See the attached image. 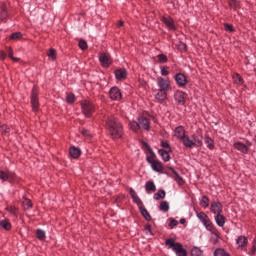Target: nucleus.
<instances>
[{
    "mask_svg": "<svg viewBox=\"0 0 256 256\" xmlns=\"http://www.w3.org/2000/svg\"><path fill=\"white\" fill-rule=\"evenodd\" d=\"M11 60L17 62V61H20V58H17V57L12 56V57H11Z\"/></svg>",
    "mask_w": 256,
    "mask_h": 256,
    "instance_id": "obj_60",
    "label": "nucleus"
},
{
    "mask_svg": "<svg viewBox=\"0 0 256 256\" xmlns=\"http://www.w3.org/2000/svg\"><path fill=\"white\" fill-rule=\"evenodd\" d=\"M224 29L225 31H228L229 33H233L235 32V27H233V25L231 24H224Z\"/></svg>",
    "mask_w": 256,
    "mask_h": 256,
    "instance_id": "obj_49",
    "label": "nucleus"
},
{
    "mask_svg": "<svg viewBox=\"0 0 256 256\" xmlns=\"http://www.w3.org/2000/svg\"><path fill=\"white\" fill-rule=\"evenodd\" d=\"M181 141L182 145L186 149H193V147H203V139L196 135H186Z\"/></svg>",
    "mask_w": 256,
    "mask_h": 256,
    "instance_id": "obj_2",
    "label": "nucleus"
},
{
    "mask_svg": "<svg viewBox=\"0 0 256 256\" xmlns=\"http://www.w3.org/2000/svg\"><path fill=\"white\" fill-rule=\"evenodd\" d=\"M129 127H130L131 131H134L135 133H137V131H139V129H140L139 122H137V121L130 122Z\"/></svg>",
    "mask_w": 256,
    "mask_h": 256,
    "instance_id": "obj_40",
    "label": "nucleus"
},
{
    "mask_svg": "<svg viewBox=\"0 0 256 256\" xmlns=\"http://www.w3.org/2000/svg\"><path fill=\"white\" fill-rule=\"evenodd\" d=\"M9 17V12L7 11V6L2 4L0 6V21H5Z\"/></svg>",
    "mask_w": 256,
    "mask_h": 256,
    "instance_id": "obj_24",
    "label": "nucleus"
},
{
    "mask_svg": "<svg viewBox=\"0 0 256 256\" xmlns=\"http://www.w3.org/2000/svg\"><path fill=\"white\" fill-rule=\"evenodd\" d=\"M179 223H180L181 225H185V224L187 223V220H186L185 218H181V219L179 220Z\"/></svg>",
    "mask_w": 256,
    "mask_h": 256,
    "instance_id": "obj_59",
    "label": "nucleus"
},
{
    "mask_svg": "<svg viewBox=\"0 0 256 256\" xmlns=\"http://www.w3.org/2000/svg\"><path fill=\"white\" fill-rule=\"evenodd\" d=\"M212 233V235H215L216 240L219 239L220 234H219V230L215 228V226L212 224V230H208Z\"/></svg>",
    "mask_w": 256,
    "mask_h": 256,
    "instance_id": "obj_50",
    "label": "nucleus"
},
{
    "mask_svg": "<svg viewBox=\"0 0 256 256\" xmlns=\"http://www.w3.org/2000/svg\"><path fill=\"white\" fill-rule=\"evenodd\" d=\"M160 145L161 147H163L164 151H172L171 145L169 144L168 141H161Z\"/></svg>",
    "mask_w": 256,
    "mask_h": 256,
    "instance_id": "obj_44",
    "label": "nucleus"
},
{
    "mask_svg": "<svg viewBox=\"0 0 256 256\" xmlns=\"http://www.w3.org/2000/svg\"><path fill=\"white\" fill-rule=\"evenodd\" d=\"M78 46L82 49V51H85V49H87V41L80 40Z\"/></svg>",
    "mask_w": 256,
    "mask_h": 256,
    "instance_id": "obj_52",
    "label": "nucleus"
},
{
    "mask_svg": "<svg viewBox=\"0 0 256 256\" xmlns=\"http://www.w3.org/2000/svg\"><path fill=\"white\" fill-rule=\"evenodd\" d=\"M144 147H146L148 153L150 154V156L146 157V161L151 165L152 163H154V161H157L155 160L157 159V154H155V152L153 151V148H151L149 144L145 143Z\"/></svg>",
    "mask_w": 256,
    "mask_h": 256,
    "instance_id": "obj_12",
    "label": "nucleus"
},
{
    "mask_svg": "<svg viewBox=\"0 0 256 256\" xmlns=\"http://www.w3.org/2000/svg\"><path fill=\"white\" fill-rule=\"evenodd\" d=\"M233 81L236 85H243L244 81H243V77H241V75L239 74H235L233 76Z\"/></svg>",
    "mask_w": 256,
    "mask_h": 256,
    "instance_id": "obj_41",
    "label": "nucleus"
},
{
    "mask_svg": "<svg viewBox=\"0 0 256 256\" xmlns=\"http://www.w3.org/2000/svg\"><path fill=\"white\" fill-rule=\"evenodd\" d=\"M187 94L183 91H180V90H177L175 93H174V100L175 102L177 103V105H185V96Z\"/></svg>",
    "mask_w": 256,
    "mask_h": 256,
    "instance_id": "obj_11",
    "label": "nucleus"
},
{
    "mask_svg": "<svg viewBox=\"0 0 256 256\" xmlns=\"http://www.w3.org/2000/svg\"><path fill=\"white\" fill-rule=\"evenodd\" d=\"M0 129H1L2 133H9V128L7 125L0 126Z\"/></svg>",
    "mask_w": 256,
    "mask_h": 256,
    "instance_id": "obj_55",
    "label": "nucleus"
},
{
    "mask_svg": "<svg viewBox=\"0 0 256 256\" xmlns=\"http://www.w3.org/2000/svg\"><path fill=\"white\" fill-rule=\"evenodd\" d=\"M166 247L172 249L176 256H187V249L183 248V244L175 242V239L169 238L165 241Z\"/></svg>",
    "mask_w": 256,
    "mask_h": 256,
    "instance_id": "obj_3",
    "label": "nucleus"
},
{
    "mask_svg": "<svg viewBox=\"0 0 256 256\" xmlns=\"http://www.w3.org/2000/svg\"><path fill=\"white\" fill-rule=\"evenodd\" d=\"M169 153H171V151H169V150H165V149L158 150V155H160V157H162V160L165 163H167V161H171V155H169Z\"/></svg>",
    "mask_w": 256,
    "mask_h": 256,
    "instance_id": "obj_18",
    "label": "nucleus"
},
{
    "mask_svg": "<svg viewBox=\"0 0 256 256\" xmlns=\"http://www.w3.org/2000/svg\"><path fill=\"white\" fill-rule=\"evenodd\" d=\"M161 21L167 27L168 31H177V26H175L173 18L169 16H162Z\"/></svg>",
    "mask_w": 256,
    "mask_h": 256,
    "instance_id": "obj_7",
    "label": "nucleus"
},
{
    "mask_svg": "<svg viewBox=\"0 0 256 256\" xmlns=\"http://www.w3.org/2000/svg\"><path fill=\"white\" fill-rule=\"evenodd\" d=\"M200 205L203 207V209H207V207H209V197L202 196L200 199Z\"/></svg>",
    "mask_w": 256,
    "mask_h": 256,
    "instance_id": "obj_37",
    "label": "nucleus"
},
{
    "mask_svg": "<svg viewBox=\"0 0 256 256\" xmlns=\"http://www.w3.org/2000/svg\"><path fill=\"white\" fill-rule=\"evenodd\" d=\"M144 233L145 235H150V237H153V235H155L153 233V227L151 226V224L148 223L144 226Z\"/></svg>",
    "mask_w": 256,
    "mask_h": 256,
    "instance_id": "obj_36",
    "label": "nucleus"
},
{
    "mask_svg": "<svg viewBox=\"0 0 256 256\" xmlns=\"http://www.w3.org/2000/svg\"><path fill=\"white\" fill-rule=\"evenodd\" d=\"M99 61L102 67H109L111 65V60H109V56L105 55V53L100 54Z\"/></svg>",
    "mask_w": 256,
    "mask_h": 256,
    "instance_id": "obj_19",
    "label": "nucleus"
},
{
    "mask_svg": "<svg viewBox=\"0 0 256 256\" xmlns=\"http://www.w3.org/2000/svg\"><path fill=\"white\" fill-rule=\"evenodd\" d=\"M107 129L113 139H121L123 137V125L115 116H110L106 120Z\"/></svg>",
    "mask_w": 256,
    "mask_h": 256,
    "instance_id": "obj_1",
    "label": "nucleus"
},
{
    "mask_svg": "<svg viewBox=\"0 0 256 256\" xmlns=\"http://www.w3.org/2000/svg\"><path fill=\"white\" fill-rule=\"evenodd\" d=\"M164 101H167V92L163 90H158L155 95V102L163 104Z\"/></svg>",
    "mask_w": 256,
    "mask_h": 256,
    "instance_id": "obj_15",
    "label": "nucleus"
},
{
    "mask_svg": "<svg viewBox=\"0 0 256 256\" xmlns=\"http://www.w3.org/2000/svg\"><path fill=\"white\" fill-rule=\"evenodd\" d=\"M157 57H158V62L160 63H167L169 61V59L165 54H158Z\"/></svg>",
    "mask_w": 256,
    "mask_h": 256,
    "instance_id": "obj_45",
    "label": "nucleus"
},
{
    "mask_svg": "<svg viewBox=\"0 0 256 256\" xmlns=\"http://www.w3.org/2000/svg\"><path fill=\"white\" fill-rule=\"evenodd\" d=\"M169 203L167 201H163L160 203L159 210L163 211L164 213H167L169 211Z\"/></svg>",
    "mask_w": 256,
    "mask_h": 256,
    "instance_id": "obj_39",
    "label": "nucleus"
},
{
    "mask_svg": "<svg viewBox=\"0 0 256 256\" xmlns=\"http://www.w3.org/2000/svg\"><path fill=\"white\" fill-rule=\"evenodd\" d=\"M129 193L136 205H143V201L139 199V196L137 195V192H135V189L130 188Z\"/></svg>",
    "mask_w": 256,
    "mask_h": 256,
    "instance_id": "obj_23",
    "label": "nucleus"
},
{
    "mask_svg": "<svg viewBox=\"0 0 256 256\" xmlns=\"http://www.w3.org/2000/svg\"><path fill=\"white\" fill-rule=\"evenodd\" d=\"M109 95H110V99L112 101H121V90L119 89V87L114 86L110 89L109 91Z\"/></svg>",
    "mask_w": 256,
    "mask_h": 256,
    "instance_id": "obj_9",
    "label": "nucleus"
},
{
    "mask_svg": "<svg viewBox=\"0 0 256 256\" xmlns=\"http://www.w3.org/2000/svg\"><path fill=\"white\" fill-rule=\"evenodd\" d=\"M36 237L37 239H39V241H45L46 239V233H45V230L43 229H37L36 230Z\"/></svg>",
    "mask_w": 256,
    "mask_h": 256,
    "instance_id": "obj_32",
    "label": "nucleus"
},
{
    "mask_svg": "<svg viewBox=\"0 0 256 256\" xmlns=\"http://www.w3.org/2000/svg\"><path fill=\"white\" fill-rule=\"evenodd\" d=\"M81 109H82L83 115L89 118L91 117V115H93V111H95V105H93V103H91V101L89 100H84L81 103Z\"/></svg>",
    "mask_w": 256,
    "mask_h": 256,
    "instance_id": "obj_5",
    "label": "nucleus"
},
{
    "mask_svg": "<svg viewBox=\"0 0 256 256\" xmlns=\"http://www.w3.org/2000/svg\"><path fill=\"white\" fill-rule=\"evenodd\" d=\"M14 174L12 172L9 171H3L0 170V180L1 181H9V179H13Z\"/></svg>",
    "mask_w": 256,
    "mask_h": 256,
    "instance_id": "obj_22",
    "label": "nucleus"
},
{
    "mask_svg": "<svg viewBox=\"0 0 256 256\" xmlns=\"http://www.w3.org/2000/svg\"><path fill=\"white\" fill-rule=\"evenodd\" d=\"M210 211L213 213V215H219L223 213V204L219 201H214L211 203Z\"/></svg>",
    "mask_w": 256,
    "mask_h": 256,
    "instance_id": "obj_10",
    "label": "nucleus"
},
{
    "mask_svg": "<svg viewBox=\"0 0 256 256\" xmlns=\"http://www.w3.org/2000/svg\"><path fill=\"white\" fill-rule=\"evenodd\" d=\"M179 49H181V51H185V49H187V45H185V43L181 42L179 45Z\"/></svg>",
    "mask_w": 256,
    "mask_h": 256,
    "instance_id": "obj_57",
    "label": "nucleus"
},
{
    "mask_svg": "<svg viewBox=\"0 0 256 256\" xmlns=\"http://www.w3.org/2000/svg\"><path fill=\"white\" fill-rule=\"evenodd\" d=\"M191 256H205V255H203V251L199 247H194L191 250Z\"/></svg>",
    "mask_w": 256,
    "mask_h": 256,
    "instance_id": "obj_42",
    "label": "nucleus"
},
{
    "mask_svg": "<svg viewBox=\"0 0 256 256\" xmlns=\"http://www.w3.org/2000/svg\"><path fill=\"white\" fill-rule=\"evenodd\" d=\"M160 73L163 77H167V75H169V72L163 66L160 67Z\"/></svg>",
    "mask_w": 256,
    "mask_h": 256,
    "instance_id": "obj_53",
    "label": "nucleus"
},
{
    "mask_svg": "<svg viewBox=\"0 0 256 256\" xmlns=\"http://www.w3.org/2000/svg\"><path fill=\"white\" fill-rule=\"evenodd\" d=\"M69 153L73 159H79L81 157V149L78 147L72 146Z\"/></svg>",
    "mask_w": 256,
    "mask_h": 256,
    "instance_id": "obj_25",
    "label": "nucleus"
},
{
    "mask_svg": "<svg viewBox=\"0 0 256 256\" xmlns=\"http://www.w3.org/2000/svg\"><path fill=\"white\" fill-rule=\"evenodd\" d=\"M114 75L117 81H123V79L127 78V70L125 68H120L115 70Z\"/></svg>",
    "mask_w": 256,
    "mask_h": 256,
    "instance_id": "obj_16",
    "label": "nucleus"
},
{
    "mask_svg": "<svg viewBox=\"0 0 256 256\" xmlns=\"http://www.w3.org/2000/svg\"><path fill=\"white\" fill-rule=\"evenodd\" d=\"M214 256H231V255H229V253H227L224 249L217 248L214 251Z\"/></svg>",
    "mask_w": 256,
    "mask_h": 256,
    "instance_id": "obj_43",
    "label": "nucleus"
},
{
    "mask_svg": "<svg viewBox=\"0 0 256 256\" xmlns=\"http://www.w3.org/2000/svg\"><path fill=\"white\" fill-rule=\"evenodd\" d=\"M172 170L173 173V179L174 181H176V183H178V185H181L183 183V177H181L179 175V173L177 171H175V168H170Z\"/></svg>",
    "mask_w": 256,
    "mask_h": 256,
    "instance_id": "obj_28",
    "label": "nucleus"
},
{
    "mask_svg": "<svg viewBox=\"0 0 256 256\" xmlns=\"http://www.w3.org/2000/svg\"><path fill=\"white\" fill-rule=\"evenodd\" d=\"M22 205H23L24 209H31V207H33V203H31V200H29V199H25L22 202Z\"/></svg>",
    "mask_w": 256,
    "mask_h": 256,
    "instance_id": "obj_46",
    "label": "nucleus"
},
{
    "mask_svg": "<svg viewBox=\"0 0 256 256\" xmlns=\"http://www.w3.org/2000/svg\"><path fill=\"white\" fill-rule=\"evenodd\" d=\"M31 105H32V110L34 112L39 111V97L37 96V93H35V90H32Z\"/></svg>",
    "mask_w": 256,
    "mask_h": 256,
    "instance_id": "obj_13",
    "label": "nucleus"
},
{
    "mask_svg": "<svg viewBox=\"0 0 256 256\" xmlns=\"http://www.w3.org/2000/svg\"><path fill=\"white\" fill-rule=\"evenodd\" d=\"M204 143L207 145L208 149H213L215 147V142L213 138L206 136L204 139Z\"/></svg>",
    "mask_w": 256,
    "mask_h": 256,
    "instance_id": "obj_33",
    "label": "nucleus"
},
{
    "mask_svg": "<svg viewBox=\"0 0 256 256\" xmlns=\"http://www.w3.org/2000/svg\"><path fill=\"white\" fill-rule=\"evenodd\" d=\"M157 85L159 87L158 91H169L170 87H171V83L169 82V80L163 78V77H158L157 78Z\"/></svg>",
    "mask_w": 256,
    "mask_h": 256,
    "instance_id": "obj_8",
    "label": "nucleus"
},
{
    "mask_svg": "<svg viewBox=\"0 0 256 256\" xmlns=\"http://www.w3.org/2000/svg\"><path fill=\"white\" fill-rule=\"evenodd\" d=\"M47 56L49 57V59H51V61H56L57 60V51L55 50V48H51L48 51Z\"/></svg>",
    "mask_w": 256,
    "mask_h": 256,
    "instance_id": "obj_35",
    "label": "nucleus"
},
{
    "mask_svg": "<svg viewBox=\"0 0 256 256\" xmlns=\"http://www.w3.org/2000/svg\"><path fill=\"white\" fill-rule=\"evenodd\" d=\"M145 191L149 193V191L155 192L157 191V186H155V182L153 181H147L145 184Z\"/></svg>",
    "mask_w": 256,
    "mask_h": 256,
    "instance_id": "obj_27",
    "label": "nucleus"
},
{
    "mask_svg": "<svg viewBox=\"0 0 256 256\" xmlns=\"http://www.w3.org/2000/svg\"><path fill=\"white\" fill-rule=\"evenodd\" d=\"M123 21L122 20H120L119 22H118V24H117V27H123Z\"/></svg>",
    "mask_w": 256,
    "mask_h": 256,
    "instance_id": "obj_61",
    "label": "nucleus"
},
{
    "mask_svg": "<svg viewBox=\"0 0 256 256\" xmlns=\"http://www.w3.org/2000/svg\"><path fill=\"white\" fill-rule=\"evenodd\" d=\"M169 221H170L169 222L170 229H175V227L179 225V221L175 220V218H170Z\"/></svg>",
    "mask_w": 256,
    "mask_h": 256,
    "instance_id": "obj_47",
    "label": "nucleus"
},
{
    "mask_svg": "<svg viewBox=\"0 0 256 256\" xmlns=\"http://www.w3.org/2000/svg\"><path fill=\"white\" fill-rule=\"evenodd\" d=\"M234 147L241 153H247L249 151V148L243 142L234 143Z\"/></svg>",
    "mask_w": 256,
    "mask_h": 256,
    "instance_id": "obj_26",
    "label": "nucleus"
},
{
    "mask_svg": "<svg viewBox=\"0 0 256 256\" xmlns=\"http://www.w3.org/2000/svg\"><path fill=\"white\" fill-rule=\"evenodd\" d=\"M151 168L156 173H163V164L160 161H154L151 164Z\"/></svg>",
    "mask_w": 256,
    "mask_h": 256,
    "instance_id": "obj_20",
    "label": "nucleus"
},
{
    "mask_svg": "<svg viewBox=\"0 0 256 256\" xmlns=\"http://www.w3.org/2000/svg\"><path fill=\"white\" fill-rule=\"evenodd\" d=\"M138 124L140 128L142 127V129H144V131H149V129H151V123L146 117L142 116L138 118Z\"/></svg>",
    "mask_w": 256,
    "mask_h": 256,
    "instance_id": "obj_14",
    "label": "nucleus"
},
{
    "mask_svg": "<svg viewBox=\"0 0 256 256\" xmlns=\"http://www.w3.org/2000/svg\"><path fill=\"white\" fill-rule=\"evenodd\" d=\"M81 133L84 135V137H91V132H89L87 129H82Z\"/></svg>",
    "mask_w": 256,
    "mask_h": 256,
    "instance_id": "obj_54",
    "label": "nucleus"
},
{
    "mask_svg": "<svg viewBox=\"0 0 256 256\" xmlns=\"http://www.w3.org/2000/svg\"><path fill=\"white\" fill-rule=\"evenodd\" d=\"M236 244L238 245V247H245V245H247V237L245 236H239L237 239H236Z\"/></svg>",
    "mask_w": 256,
    "mask_h": 256,
    "instance_id": "obj_31",
    "label": "nucleus"
},
{
    "mask_svg": "<svg viewBox=\"0 0 256 256\" xmlns=\"http://www.w3.org/2000/svg\"><path fill=\"white\" fill-rule=\"evenodd\" d=\"M174 81H176V85H178L180 89H185V87H187V76L183 73L175 74Z\"/></svg>",
    "mask_w": 256,
    "mask_h": 256,
    "instance_id": "obj_6",
    "label": "nucleus"
},
{
    "mask_svg": "<svg viewBox=\"0 0 256 256\" xmlns=\"http://www.w3.org/2000/svg\"><path fill=\"white\" fill-rule=\"evenodd\" d=\"M174 136L177 138V139H180L181 141L185 138V128L183 126H178L175 128V131H174Z\"/></svg>",
    "mask_w": 256,
    "mask_h": 256,
    "instance_id": "obj_17",
    "label": "nucleus"
},
{
    "mask_svg": "<svg viewBox=\"0 0 256 256\" xmlns=\"http://www.w3.org/2000/svg\"><path fill=\"white\" fill-rule=\"evenodd\" d=\"M21 37H23V34H21V32H14L11 34L10 39L15 41L17 39H21Z\"/></svg>",
    "mask_w": 256,
    "mask_h": 256,
    "instance_id": "obj_48",
    "label": "nucleus"
},
{
    "mask_svg": "<svg viewBox=\"0 0 256 256\" xmlns=\"http://www.w3.org/2000/svg\"><path fill=\"white\" fill-rule=\"evenodd\" d=\"M196 213L197 219H199L200 223L205 227L207 231H213V222H211V219L205 212H199L196 209H194Z\"/></svg>",
    "mask_w": 256,
    "mask_h": 256,
    "instance_id": "obj_4",
    "label": "nucleus"
},
{
    "mask_svg": "<svg viewBox=\"0 0 256 256\" xmlns=\"http://www.w3.org/2000/svg\"><path fill=\"white\" fill-rule=\"evenodd\" d=\"M6 51H7L8 57H10L11 59L13 57V49H11V47H8Z\"/></svg>",
    "mask_w": 256,
    "mask_h": 256,
    "instance_id": "obj_56",
    "label": "nucleus"
},
{
    "mask_svg": "<svg viewBox=\"0 0 256 256\" xmlns=\"http://www.w3.org/2000/svg\"><path fill=\"white\" fill-rule=\"evenodd\" d=\"M214 221L218 227H225V216H223V214H216L214 216Z\"/></svg>",
    "mask_w": 256,
    "mask_h": 256,
    "instance_id": "obj_21",
    "label": "nucleus"
},
{
    "mask_svg": "<svg viewBox=\"0 0 256 256\" xmlns=\"http://www.w3.org/2000/svg\"><path fill=\"white\" fill-rule=\"evenodd\" d=\"M165 195H167V193L165 192V190L160 189V190H158L157 193L154 194L153 199H154L155 201H159V199H165Z\"/></svg>",
    "mask_w": 256,
    "mask_h": 256,
    "instance_id": "obj_29",
    "label": "nucleus"
},
{
    "mask_svg": "<svg viewBox=\"0 0 256 256\" xmlns=\"http://www.w3.org/2000/svg\"><path fill=\"white\" fill-rule=\"evenodd\" d=\"M67 103H75V94L70 93L66 97Z\"/></svg>",
    "mask_w": 256,
    "mask_h": 256,
    "instance_id": "obj_51",
    "label": "nucleus"
},
{
    "mask_svg": "<svg viewBox=\"0 0 256 256\" xmlns=\"http://www.w3.org/2000/svg\"><path fill=\"white\" fill-rule=\"evenodd\" d=\"M5 57H7V55L5 54V52L1 51L0 52V59L5 60Z\"/></svg>",
    "mask_w": 256,
    "mask_h": 256,
    "instance_id": "obj_58",
    "label": "nucleus"
},
{
    "mask_svg": "<svg viewBox=\"0 0 256 256\" xmlns=\"http://www.w3.org/2000/svg\"><path fill=\"white\" fill-rule=\"evenodd\" d=\"M0 227L5 229V231H9L11 229V223L7 219L0 220Z\"/></svg>",
    "mask_w": 256,
    "mask_h": 256,
    "instance_id": "obj_34",
    "label": "nucleus"
},
{
    "mask_svg": "<svg viewBox=\"0 0 256 256\" xmlns=\"http://www.w3.org/2000/svg\"><path fill=\"white\" fill-rule=\"evenodd\" d=\"M229 6L234 11H237V9H239V7H240V2H239V0H229Z\"/></svg>",
    "mask_w": 256,
    "mask_h": 256,
    "instance_id": "obj_38",
    "label": "nucleus"
},
{
    "mask_svg": "<svg viewBox=\"0 0 256 256\" xmlns=\"http://www.w3.org/2000/svg\"><path fill=\"white\" fill-rule=\"evenodd\" d=\"M139 211L146 221H151V214H149L145 207H139Z\"/></svg>",
    "mask_w": 256,
    "mask_h": 256,
    "instance_id": "obj_30",
    "label": "nucleus"
}]
</instances>
